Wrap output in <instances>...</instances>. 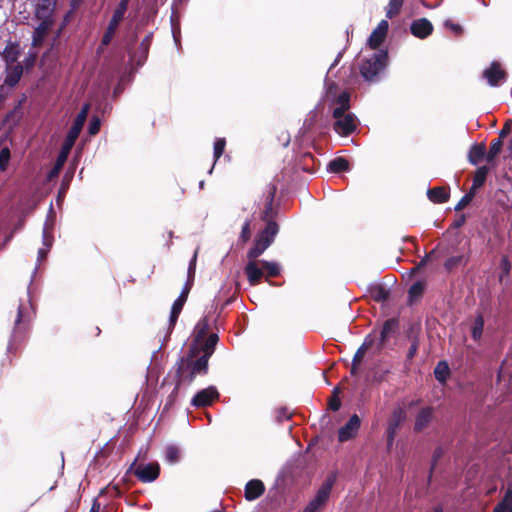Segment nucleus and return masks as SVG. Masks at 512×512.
<instances>
[{"mask_svg": "<svg viewBox=\"0 0 512 512\" xmlns=\"http://www.w3.org/2000/svg\"><path fill=\"white\" fill-rule=\"evenodd\" d=\"M218 341V334L210 333V339L204 344L203 350L189 348L186 356L180 357L175 364V378H180V382L191 385L197 376H206L209 371V359Z\"/></svg>", "mask_w": 512, "mask_h": 512, "instance_id": "nucleus-1", "label": "nucleus"}, {"mask_svg": "<svg viewBox=\"0 0 512 512\" xmlns=\"http://www.w3.org/2000/svg\"><path fill=\"white\" fill-rule=\"evenodd\" d=\"M90 105L84 104L80 110V112L77 114L76 118L74 119V122L72 126L70 127L66 138L61 146V150L57 156V159L54 163L53 168L49 172V178H53L57 176L61 169L63 168L65 162L67 161V158L77 140L79 137V134L82 131V128L86 122L88 113H89Z\"/></svg>", "mask_w": 512, "mask_h": 512, "instance_id": "nucleus-2", "label": "nucleus"}, {"mask_svg": "<svg viewBox=\"0 0 512 512\" xmlns=\"http://www.w3.org/2000/svg\"><path fill=\"white\" fill-rule=\"evenodd\" d=\"M279 232V225L276 221L265 222V227L261 229L254 239L253 247L247 252V258H258L274 242Z\"/></svg>", "mask_w": 512, "mask_h": 512, "instance_id": "nucleus-3", "label": "nucleus"}, {"mask_svg": "<svg viewBox=\"0 0 512 512\" xmlns=\"http://www.w3.org/2000/svg\"><path fill=\"white\" fill-rule=\"evenodd\" d=\"M388 62V53L385 50H379L370 58L364 60L360 66V74L368 82H377L380 74L384 71Z\"/></svg>", "mask_w": 512, "mask_h": 512, "instance_id": "nucleus-4", "label": "nucleus"}, {"mask_svg": "<svg viewBox=\"0 0 512 512\" xmlns=\"http://www.w3.org/2000/svg\"><path fill=\"white\" fill-rule=\"evenodd\" d=\"M335 481V475L328 476L316 492L314 498L306 505L302 512H320L324 509Z\"/></svg>", "mask_w": 512, "mask_h": 512, "instance_id": "nucleus-5", "label": "nucleus"}, {"mask_svg": "<svg viewBox=\"0 0 512 512\" xmlns=\"http://www.w3.org/2000/svg\"><path fill=\"white\" fill-rule=\"evenodd\" d=\"M129 2L130 0H120V2L118 3L116 9L113 12L112 18L108 23L106 31L102 36L99 48H103L110 44L118 29L120 22L124 19L125 13L128 9Z\"/></svg>", "mask_w": 512, "mask_h": 512, "instance_id": "nucleus-6", "label": "nucleus"}, {"mask_svg": "<svg viewBox=\"0 0 512 512\" xmlns=\"http://www.w3.org/2000/svg\"><path fill=\"white\" fill-rule=\"evenodd\" d=\"M277 185L275 183H269L266 186L264 192V205L260 213V219L263 222L276 221V217L279 213L278 205H274V199L277 192Z\"/></svg>", "mask_w": 512, "mask_h": 512, "instance_id": "nucleus-7", "label": "nucleus"}, {"mask_svg": "<svg viewBox=\"0 0 512 512\" xmlns=\"http://www.w3.org/2000/svg\"><path fill=\"white\" fill-rule=\"evenodd\" d=\"M333 130L342 137L354 133L358 127V119L353 113H344L339 118H334Z\"/></svg>", "mask_w": 512, "mask_h": 512, "instance_id": "nucleus-8", "label": "nucleus"}, {"mask_svg": "<svg viewBox=\"0 0 512 512\" xmlns=\"http://www.w3.org/2000/svg\"><path fill=\"white\" fill-rule=\"evenodd\" d=\"M209 331V319L207 316L201 318L193 331V340L189 346V348H195L198 350H203L204 344L208 342L210 339Z\"/></svg>", "mask_w": 512, "mask_h": 512, "instance_id": "nucleus-9", "label": "nucleus"}, {"mask_svg": "<svg viewBox=\"0 0 512 512\" xmlns=\"http://www.w3.org/2000/svg\"><path fill=\"white\" fill-rule=\"evenodd\" d=\"M134 475L143 483L153 482L160 475V466L157 462L139 464L134 469Z\"/></svg>", "mask_w": 512, "mask_h": 512, "instance_id": "nucleus-10", "label": "nucleus"}, {"mask_svg": "<svg viewBox=\"0 0 512 512\" xmlns=\"http://www.w3.org/2000/svg\"><path fill=\"white\" fill-rule=\"evenodd\" d=\"M220 394L216 387L209 386L205 389L198 391L191 400V405L196 408H203L212 405L215 400H218Z\"/></svg>", "mask_w": 512, "mask_h": 512, "instance_id": "nucleus-11", "label": "nucleus"}, {"mask_svg": "<svg viewBox=\"0 0 512 512\" xmlns=\"http://www.w3.org/2000/svg\"><path fill=\"white\" fill-rule=\"evenodd\" d=\"M399 330V320L397 318H390L384 321L382 329L379 333L377 342V351L381 352L387 341L394 336Z\"/></svg>", "mask_w": 512, "mask_h": 512, "instance_id": "nucleus-12", "label": "nucleus"}, {"mask_svg": "<svg viewBox=\"0 0 512 512\" xmlns=\"http://www.w3.org/2000/svg\"><path fill=\"white\" fill-rule=\"evenodd\" d=\"M506 77L507 72L502 69L501 64L497 61H493L489 68L483 71V78H485L492 87L499 86L506 80Z\"/></svg>", "mask_w": 512, "mask_h": 512, "instance_id": "nucleus-13", "label": "nucleus"}, {"mask_svg": "<svg viewBox=\"0 0 512 512\" xmlns=\"http://www.w3.org/2000/svg\"><path fill=\"white\" fill-rule=\"evenodd\" d=\"M361 420L357 414H353L348 422L338 430V441L346 442L353 439L360 429Z\"/></svg>", "mask_w": 512, "mask_h": 512, "instance_id": "nucleus-14", "label": "nucleus"}, {"mask_svg": "<svg viewBox=\"0 0 512 512\" xmlns=\"http://www.w3.org/2000/svg\"><path fill=\"white\" fill-rule=\"evenodd\" d=\"M389 29L387 20H381L368 38V45L371 49H377L385 40Z\"/></svg>", "mask_w": 512, "mask_h": 512, "instance_id": "nucleus-15", "label": "nucleus"}, {"mask_svg": "<svg viewBox=\"0 0 512 512\" xmlns=\"http://www.w3.org/2000/svg\"><path fill=\"white\" fill-rule=\"evenodd\" d=\"M249 261L244 267V273L247 276L248 282L251 286H256L261 282L264 275L263 267H259L257 258H248Z\"/></svg>", "mask_w": 512, "mask_h": 512, "instance_id": "nucleus-16", "label": "nucleus"}, {"mask_svg": "<svg viewBox=\"0 0 512 512\" xmlns=\"http://www.w3.org/2000/svg\"><path fill=\"white\" fill-rule=\"evenodd\" d=\"M410 32L419 39H425L433 32V25L427 18L414 20L410 25Z\"/></svg>", "mask_w": 512, "mask_h": 512, "instance_id": "nucleus-17", "label": "nucleus"}, {"mask_svg": "<svg viewBox=\"0 0 512 512\" xmlns=\"http://www.w3.org/2000/svg\"><path fill=\"white\" fill-rule=\"evenodd\" d=\"M350 92L342 91L332 102L336 107L333 109L332 117L339 118L350 109Z\"/></svg>", "mask_w": 512, "mask_h": 512, "instance_id": "nucleus-18", "label": "nucleus"}, {"mask_svg": "<svg viewBox=\"0 0 512 512\" xmlns=\"http://www.w3.org/2000/svg\"><path fill=\"white\" fill-rule=\"evenodd\" d=\"M434 417V409L430 406L419 410L415 417L414 431L421 432L431 423Z\"/></svg>", "mask_w": 512, "mask_h": 512, "instance_id": "nucleus-19", "label": "nucleus"}, {"mask_svg": "<svg viewBox=\"0 0 512 512\" xmlns=\"http://www.w3.org/2000/svg\"><path fill=\"white\" fill-rule=\"evenodd\" d=\"M406 419V411L402 407H397L393 410L391 417L388 420L386 434L397 435L398 429Z\"/></svg>", "mask_w": 512, "mask_h": 512, "instance_id": "nucleus-20", "label": "nucleus"}, {"mask_svg": "<svg viewBox=\"0 0 512 512\" xmlns=\"http://www.w3.org/2000/svg\"><path fill=\"white\" fill-rule=\"evenodd\" d=\"M55 2L53 0H40L36 7L35 15L38 20L53 21Z\"/></svg>", "mask_w": 512, "mask_h": 512, "instance_id": "nucleus-21", "label": "nucleus"}, {"mask_svg": "<svg viewBox=\"0 0 512 512\" xmlns=\"http://www.w3.org/2000/svg\"><path fill=\"white\" fill-rule=\"evenodd\" d=\"M265 492V486L261 480L253 479L245 486V498L248 501L258 499Z\"/></svg>", "mask_w": 512, "mask_h": 512, "instance_id": "nucleus-22", "label": "nucleus"}, {"mask_svg": "<svg viewBox=\"0 0 512 512\" xmlns=\"http://www.w3.org/2000/svg\"><path fill=\"white\" fill-rule=\"evenodd\" d=\"M428 199L435 204H442L449 200L450 189L444 186H437L427 190Z\"/></svg>", "mask_w": 512, "mask_h": 512, "instance_id": "nucleus-23", "label": "nucleus"}, {"mask_svg": "<svg viewBox=\"0 0 512 512\" xmlns=\"http://www.w3.org/2000/svg\"><path fill=\"white\" fill-rule=\"evenodd\" d=\"M377 337L378 336H377V333L375 330H373L371 333H369L365 337L362 345L357 349L356 353L354 354L352 362L360 364L362 359L364 358L367 350L370 349L376 342Z\"/></svg>", "mask_w": 512, "mask_h": 512, "instance_id": "nucleus-24", "label": "nucleus"}, {"mask_svg": "<svg viewBox=\"0 0 512 512\" xmlns=\"http://www.w3.org/2000/svg\"><path fill=\"white\" fill-rule=\"evenodd\" d=\"M484 157L486 158V146L484 143H477L471 146L468 160L472 165L479 164Z\"/></svg>", "mask_w": 512, "mask_h": 512, "instance_id": "nucleus-25", "label": "nucleus"}, {"mask_svg": "<svg viewBox=\"0 0 512 512\" xmlns=\"http://www.w3.org/2000/svg\"><path fill=\"white\" fill-rule=\"evenodd\" d=\"M23 74V67L21 64H12L9 67L8 74L5 78V83L9 86H15L21 79Z\"/></svg>", "mask_w": 512, "mask_h": 512, "instance_id": "nucleus-26", "label": "nucleus"}, {"mask_svg": "<svg viewBox=\"0 0 512 512\" xmlns=\"http://www.w3.org/2000/svg\"><path fill=\"white\" fill-rule=\"evenodd\" d=\"M349 168H350L349 161L344 157L334 158L328 164V170L335 174L348 171Z\"/></svg>", "mask_w": 512, "mask_h": 512, "instance_id": "nucleus-27", "label": "nucleus"}, {"mask_svg": "<svg viewBox=\"0 0 512 512\" xmlns=\"http://www.w3.org/2000/svg\"><path fill=\"white\" fill-rule=\"evenodd\" d=\"M370 295L374 301L384 302L389 299L390 292L385 288V286L377 284L370 288Z\"/></svg>", "mask_w": 512, "mask_h": 512, "instance_id": "nucleus-28", "label": "nucleus"}, {"mask_svg": "<svg viewBox=\"0 0 512 512\" xmlns=\"http://www.w3.org/2000/svg\"><path fill=\"white\" fill-rule=\"evenodd\" d=\"M425 290V283L423 281H416L408 290V304H412L415 300L423 296Z\"/></svg>", "mask_w": 512, "mask_h": 512, "instance_id": "nucleus-29", "label": "nucleus"}, {"mask_svg": "<svg viewBox=\"0 0 512 512\" xmlns=\"http://www.w3.org/2000/svg\"><path fill=\"white\" fill-rule=\"evenodd\" d=\"M434 375H435V378L440 383H445L447 378L450 375V369H449L448 364L445 361L438 362V364L436 365V367L434 369Z\"/></svg>", "mask_w": 512, "mask_h": 512, "instance_id": "nucleus-30", "label": "nucleus"}, {"mask_svg": "<svg viewBox=\"0 0 512 512\" xmlns=\"http://www.w3.org/2000/svg\"><path fill=\"white\" fill-rule=\"evenodd\" d=\"M484 328V317L482 314H478L474 320L471 329V336L475 341H479L482 337Z\"/></svg>", "mask_w": 512, "mask_h": 512, "instance_id": "nucleus-31", "label": "nucleus"}, {"mask_svg": "<svg viewBox=\"0 0 512 512\" xmlns=\"http://www.w3.org/2000/svg\"><path fill=\"white\" fill-rule=\"evenodd\" d=\"M488 173L489 167L487 166H481L476 170L472 183L474 185V188H481L484 185Z\"/></svg>", "mask_w": 512, "mask_h": 512, "instance_id": "nucleus-32", "label": "nucleus"}, {"mask_svg": "<svg viewBox=\"0 0 512 512\" xmlns=\"http://www.w3.org/2000/svg\"><path fill=\"white\" fill-rule=\"evenodd\" d=\"M299 165H301V168L309 173H313L315 171V159L314 156L307 152L301 155L299 160Z\"/></svg>", "mask_w": 512, "mask_h": 512, "instance_id": "nucleus-33", "label": "nucleus"}, {"mask_svg": "<svg viewBox=\"0 0 512 512\" xmlns=\"http://www.w3.org/2000/svg\"><path fill=\"white\" fill-rule=\"evenodd\" d=\"M503 146V141L501 139H493L490 143V147L488 152L486 153L487 162H492L496 156L500 153Z\"/></svg>", "mask_w": 512, "mask_h": 512, "instance_id": "nucleus-34", "label": "nucleus"}, {"mask_svg": "<svg viewBox=\"0 0 512 512\" xmlns=\"http://www.w3.org/2000/svg\"><path fill=\"white\" fill-rule=\"evenodd\" d=\"M403 4L404 0H389L386 7V17L392 19L397 16L400 13Z\"/></svg>", "mask_w": 512, "mask_h": 512, "instance_id": "nucleus-35", "label": "nucleus"}, {"mask_svg": "<svg viewBox=\"0 0 512 512\" xmlns=\"http://www.w3.org/2000/svg\"><path fill=\"white\" fill-rule=\"evenodd\" d=\"M408 338L411 341V345L408 349L406 358L408 361H411L415 355L417 354L418 348H419V337L417 334L413 333V331L409 332Z\"/></svg>", "mask_w": 512, "mask_h": 512, "instance_id": "nucleus-36", "label": "nucleus"}, {"mask_svg": "<svg viewBox=\"0 0 512 512\" xmlns=\"http://www.w3.org/2000/svg\"><path fill=\"white\" fill-rule=\"evenodd\" d=\"M53 21L40 20V24L34 31V41L42 39L51 28Z\"/></svg>", "mask_w": 512, "mask_h": 512, "instance_id": "nucleus-37", "label": "nucleus"}, {"mask_svg": "<svg viewBox=\"0 0 512 512\" xmlns=\"http://www.w3.org/2000/svg\"><path fill=\"white\" fill-rule=\"evenodd\" d=\"M165 458L170 464H175L180 460V449L175 445H169L165 450Z\"/></svg>", "mask_w": 512, "mask_h": 512, "instance_id": "nucleus-38", "label": "nucleus"}, {"mask_svg": "<svg viewBox=\"0 0 512 512\" xmlns=\"http://www.w3.org/2000/svg\"><path fill=\"white\" fill-rule=\"evenodd\" d=\"M3 56L7 63L14 64L19 57V51H18L17 46H15V45L7 46L3 52Z\"/></svg>", "mask_w": 512, "mask_h": 512, "instance_id": "nucleus-39", "label": "nucleus"}, {"mask_svg": "<svg viewBox=\"0 0 512 512\" xmlns=\"http://www.w3.org/2000/svg\"><path fill=\"white\" fill-rule=\"evenodd\" d=\"M438 249H439V245H437L428 254H426L424 256V258H422L421 261L418 263V265L415 266L414 268H412L411 273H416V272L420 271L427 264V262L429 260L436 258Z\"/></svg>", "mask_w": 512, "mask_h": 512, "instance_id": "nucleus-40", "label": "nucleus"}, {"mask_svg": "<svg viewBox=\"0 0 512 512\" xmlns=\"http://www.w3.org/2000/svg\"><path fill=\"white\" fill-rule=\"evenodd\" d=\"M152 37V33L147 34L139 45L138 50L141 53V57L143 58V60H145L148 56L149 49L152 43Z\"/></svg>", "mask_w": 512, "mask_h": 512, "instance_id": "nucleus-41", "label": "nucleus"}, {"mask_svg": "<svg viewBox=\"0 0 512 512\" xmlns=\"http://www.w3.org/2000/svg\"><path fill=\"white\" fill-rule=\"evenodd\" d=\"M191 288L192 287H190L189 285L184 284L180 295L178 296V298L174 301V303L172 305L183 309V307L188 299V295L191 291Z\"/></svg>", "mask_w": 512, "mask_h": 512, "instance_id": "nucleus-42", "label": "nucleus"}, {"mask_svg": "<svg viewBox=\"0 0 512 512\" xmlns=\"http://www.w3.org/2000/svg\"><path fill=\"white\" fill-rule=\"evenodd\" d=\"M263 271L267 272L268 277H277L280 274L279 265L275 262L262 261Z\"/></svg>", "mask_w": 512, "mask_h": 512, "instance_id": "nucleus-43", "label": "nucleus"}, {"mask_svg": "<svg viewBox=\"0 0 512 512\" xmlns=\"http://www.w3.org/2000/svg\"><path fill=\"white\" fill-rule=\"evenodd\" d=\"M226 147V140L225 138H217L214 142V161H218V159L223 155L224 150Z\"/></svg>", "mask_w": 512, "mask_h": 512, "instance_id": "nucleus-44", "label": "nucleus"}, {"mask_svg": "<svg viewBox=\"0 0 512 512\" xmlns=\"http://www.w3.org/2000/svg\"><path fill=\"white\" fill-rule=\"evenodd\" d=\"M251 238V220L247 219L241 229L239 241L243 244L247 243Z\"/></svg>", "mask_w": 512, "mask_h": 512, "instance_id": "nucleus-45", "label": "nucleus"}, {"mask_svg": "<svg viewBox=\"0 0 512 512\" xmlns=\"http://www.w3.org/2000/svg\"><path fill=\"white\" fill-rule=\"evenodd\" d=\"M10 158V149L8 147H3L0 150V171H5L8 168Z\"/></svg>", "mask_w": 512, "mask_h": 512, "instance_id": "nucleus-46", "label": "nucleus"}, {"mask_svg": "<svg viewBox=\"0 0 512 512\" xmlns=\"http://www.w3.org/2000/svg\"><path fill=\"white\" fill-rule=\"evenodd\" d=\"M462 260H463V256H453V257L448 258L444 262L445 270L447 272H451L452 270H454L456 267H458L462 263Z\"/></svg>", "mask_w": 512, "mask_h": 512, "instance_id": "nucleus-47", "label": "nucleus"}, {"mask_svg": "<svg viewBox=\"0 0 512 512\" xmlns=\"http://www.w3.org/2000/svg\"><path fill=\"white\" fill-rule=\"evenodd\" d=\"M328 407L332 411H338L341 407V401L338 397V388H334L333 394L328 401Z\"/></svg>", "mask_w": 512, "mask_h": 512, "instance_id": "nucleus-48", "label": "nucleus"}, {"mask_svg": "<svg viewBox=\"0 0 512 512\" xmlns=\"http://www.w3.org/2000/svg\"><path fill=\"white\" fill-rule=\"evenodd\" d=\"M497 508H504L505 511L512 512V488L506 492L503 502Z\"/></svg>", "mask_w": 512, "mask_h": 512, "instance_id": "nucleus-49", "label": "nucleus"}, {"mask_svg": "<svg viewBox=\"0 0 512 512\" xmlns=\"http://www.w3.org/2000/svg\"><path fill=\"white\" fill-rule=\"evenodd\" d=\"M444 26L450 29L455 36H460L463 33V28L460 24L454 23L452 20H446Z\"/></svg>", "mask_w": 512, "mask_h": 512, "instance_id": "nucleus-50", "label": "nucleus"}, {"mask_svg": "<svg viewBox=\"0 0 512 512\" xmlns=\"http://www.w3.org/2000/svg\"><path fill=\"white\" fill-rule=\"evenodd\" d=\"M183 385H186L185 382H180V378H175V387L168 397V404H172L176 400L179 390Z\"/></svg>", "mask_w": 512, "mask_h": 512, "instance_id": "nucleus-51", "label": "nucleus"}, {"mask_svg": "<svg viewBox=\"0 0 512 512\" xmlns=\"http://www.w3.org/2000/svg\"><path fill=\"white\" fill-rule=\"evenodd\" d=\"M100 119L97 117H93L89 123V134L96 135L100 130Z\"/></svg>", "mask_w": 512, "mask_h": 512, "instance_id": "nucleus-52", "label": "nucleus"}, {"mask_svg": "<svg viewBox=\"0 0 512 512\" xmlns=\"http://www.w3.org/2000/svg\"><path fill=\"white\" fill-rule=\"evenodd\" d=\"M470 195H464L455 205L454 210L459 212L471 203Z\"/></svg>", "mask_w": 512, "mask_h": 512, "instance_id": "nucleus-53", "label": "nucleus"}, {"mask_svg": "<svg viewBox=\"0 0 512 512\" xmlns=\"http://www.w3.org/2000/svg\"><path fill=\"white\" fill-rule=\"evenodd\" d=\"M181 311H182L181 308H178V307H175L172 305L170 318H169V323L172 328L175 326Z\"/></svg>", "mask_w": 512, "mask_h": 512, "instance_id": "nucleus-54", "label": "nucleus"}, {"mask_svg": "<svg viewBox=\"0 0 512 512\" xmlns=\"http://www.w3.org/2000/svg\"><path fill=\"white\" fill-rule=\"evenodd\" d=\"M511 124H512V120H510V119L505 122L502 129L499 131V137L497 139H501V141H503V139L506 138L510 134Z\"/></svg>", "mask_w": 512, "mask_h": 512, "instance_id": "nucleus-55", "label": "nucleus"}, {"mask_svg": "<svg viewBox=\"0 0 512 512\" xmlns=\"http://www.w3.org/2000/svg\"><path fill=\"white\" fill-rule=\"evenodd\" d=\"M290 413L288 412V409L285 407H281L277 410V419L279 421L288 420L290 419Z\"/></svg>", "mask_w": 512, "mask_h": 512, "instance_id": "nucleus-56", "label": "nucleus"}, {"mask_svg": "<svg viewBox=\"0 0 512 512\" xmlns=\"http://www.w3.org/2000/svg\"><path fill=\"white\" fill-rule=\"evenodd\" d=\"M84 0H71L70 1V7L71 10L67 13L66 17H69L74 11L79 9L81 5L83 4Z\"/></svg>", "mask_w": 512, "mask_h": 512, "instance_id": "nucleus-57", "label": "nucleus"}, {"mask_svg": "<svg viewBox=\"0 0 512 512\" xmlns=\"http://www.w3.org/2000/svg\"><path fill=\"white\" fill-rule=\"evenodd\" d=\"M22 317H23L22 306L19 305L18 308H17V316H16V319H15V328L18 329V330L21 329Z\"/></svg>", "mask_w": 512, "mask_h": 512, "instance_id": "nucleus-58", "label": "nucleus"}, {"mask_svg": "<svg viewBox=\"0 0 512 512\" xmlns=\"http://www.w3.org/2000/svg\"><path fill=\"white\" fill-rule=\"evenodd\" d=\"M466 222V216L461 214L452 224L451 227L454 229H458L462 227Z\"/></svg>", "mask_w": 512, "mask_h": 512, "instance_id": "nucleus-59", "label": "nucleus"}, {"mask_svg": "<svg viewBox=\"0 0 512 512\" xmlns=\"http://www.w3.org/2000/svg\"><path fill=\"white\" fill-rule=\"evenodd\" d=\"M195 271L196 270H194V268L188 267V275H187V281H186L185 285H189L190 287L193 286L194 278H195Z\"/></svg>", "mask_w": 512, "mask_h": 512, "instance_id": "nucleus-60", "label": "nucleus"}, {"mask_svg": "<svg viewBox=\"0 0 512 512\" xmlns=\"http://www.w3.org/2000/svg\"><path fill=\"white\" fill-rule=\"evenodd\" d=\"M396 435L395 434H386V444H387V450L390 451L393 447L394 440Z\"/></svg>", "mask_w": 512, "mask_h": 512, "instance_id": "nucleus-61", "label": "nucleus"}, {"mask_svg": "<svg viewBox=\"0 0 512 512\" xmlns=\"http://www.w3.org/2000/svg\"><path fill=\"white\" fill-rule=\"evenodd\" d=\"M359 365L358 363H355V362H352L351 364V369H350V374L352 376H356L358 374V371H359Z\"/></svg>", "mask_w": 512, "mask_h": 512, "instance_id": "nucleus-62", "label": "nucleus"}, {"mask_svg": "<svg viewBox=\"0 0 512 512\" xmlns=\"http://www.w3.org/2000/svg\"><path fill=\"white\" fill-rule=\"evenodd\" d=\"M479 188H474V185L472 184L471 188L469 189V191L466 193V195H470V199L473 200V198L475 197L476 195V191L478 190Z\"/></svg>", "mask_w": 512, "mask_h": 512, "instance_id": "nucleus-63", "label": "nucleus"}, {"mask_svg": "<svg viewBox=\"0 0 512 512\" xmlns=\"http://www.w3.org/2000/svg\"><path fill=\"white\" fill-rule=\"evenodd\" d=\"M99 509H100L99 503L96 500H94L89 512H99Z\"/></svg>", "mask_w": 512, "mask_h": 512, "instance_id": "nucleus-64", "label": "nucleus"}]
</instances>
